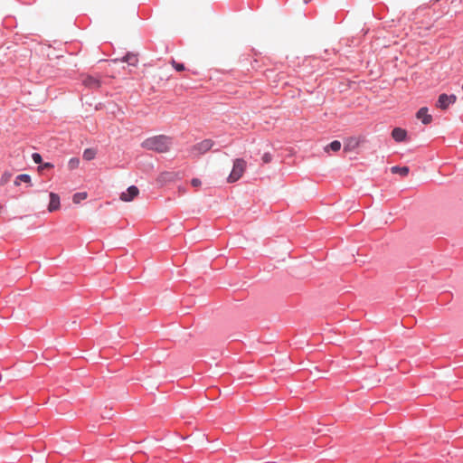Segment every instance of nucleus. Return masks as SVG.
I'll use <instances>...</instances> for the list:
<instances>
[{
	"label": "nucleus",
	"mask_w": 463,
	"mask_h": 463,
	"mask_svg": "<svg viewBox=\"0 0 463 463\" xmlns=\"http://www.w3.org/2000/svg\"><path fill=\"white\" fill-rule=\"evenodd\" d=\"M171 140L166 136H156L153 137L146 138L142 143V147L154 150L158 153H165L169 150Z\"/></svg>",
	"instance_id": "f257e3e1"
},
{
	"label": "nucleus",
	"mask_w": 463,
	"mask_h": 463,
	"mask_svg": "<svg viewBox=\"0 0 463 463\" xmlns=\"http://www.w3.org/2000/svg\"><path fill=\"white\" fill-rule=\"evenodd\" d=\"M247 163L242 158H237L233 162L232 170L227 178L228 183H234L238 181L245 172Z\"/></svg>",
	"instance_id": "f03ea898"
},
{
	"label": "nucleus",
	"mask_w": 463,
	"mask_h": 463,
	"mask_svg": "<svg viewBox=\"0 0 463 463\" xmlns=\"http://www.w3.org/2000/svg\"><path fill=\"white\" fill-rule=\"evenodd\" d=\"M457 101V96L454 94L448 95L442 93L439 96L436 107L441 110H446L449 105L454 104Z\"/></svg>",
	"instance_id": "7ed1b4c3"
},
{
	"label": "nucleus",
	"mask_w": 463,
	"mask_h": 463,
	"mask_svg": "<svg viewBox=\"0 0 463 463\" xmlns=\"http://www.w3.org/2000/svg\"><path fill=\"white\" fill-rule=\"evenodd\" d=\"M213 146V142L211 139H204L202 142L194 145L191 151L194 156H199L209 151Z\"/></svg>",
	"instance_id": "20e7f679"
},
{
	"label": "nucleus",
	"mask_w": 463,
	"mask_h": 463,
	"mask_svg": "<svg viewBox=\"0 0 463 463\" xmlns=\"http://www.w3.org/2000/svg\"><path fill=\"white\" fill-rule=\"evenodd\" d=\"M139 194V190L137 186H129L126 192L120 194V200L123 202H131Z\"/></svg>",
	"instance_id": "39448f33"
},
{
	"label": "nucleus",
	"mask_w": 463,
	"mask_h": 463,
	"mask_svg": "<svg viewBox=\"0 0 463 463\" xmlns=\"http://www.w3.org/2000/svg\"><path fill=\"white\" fill-rule=\"evenodd\" d=\"M82 84L90 89H98L100 87V80L97 77L87 75L82 78Z\"/></svg>",
	"instance_id": "423d86ee"
},
{
	"label": "nucleus",
	"mask_w": 463,
	"mask_h": 463,
	"mask_svg": "<svg viewBox=\"0 0 463 463\" xmlns=\"http://www.w3.org/2000/svg\"><path fill=\"white\" fill-rule=\"evenodd\" d=\"M416 118L420 119L424 125H429L432 121V116L428 113V108L422 107L416 113Z\"/></svg>",
	"instance_id": "0eeeda50"
},
{
	"label": "nucleus",
	"mask_w": 463,
	"mask_h": 463,
	"mask_svg": "<svg viewBox=\"0 0 463 463\" xmlns=\"http://www.w3.org/2000/svg\"><path fill=\"white\" fill-rule=\"evenodd\" d=\"M60 208V197L57 194L51 193L50 194V203L48 205L49 212L57 211Z\"/></svg>",
	"instance_id": "6e6552de"
},
{
	"label": "nucleus",
	"mask_w": 463,
	"mask_h": 463,
	"mask_svg": "<svg viewBox=\"0 0 463 463\" xmlns=\"http://www.w3.org/2000/svg\"><path fill=\"white\" fill-rule=\"evenodd\" d=\"M392 138L397 141V142H402V141H404L406 139V137H407V132L405 129L403 128H395L392 131Z\"/></svg>",
	"instance_id": "1a4fd4ad"
},
{
	"label": "nucleus",
	"mask_w": 463,
	"mask_h": 463,
	"mask_svg": "<svg viewBox=\"0 0 463 463\" xmlns=\"http://www.w3.org/2000/svg\"><path fill=\"white\" fill-rule=\"evenodd\" d=\"M359 140L356 137H349L345 141L344 151L351 152L359 146Z\"/></svg>",
	"instance_id": "9d476101"
},
{
	"label": "nucleus",
	"mask_w": 463,
	"mask_h": 463,
	"mask_svg": "<svg viewBox=\"0 0 463 463\" xmlns=\"http://www.w3.org/2000/svg\"><path fill=\"white\" fill-rule=\"evenodd\" d=\"M122 61H125V62L128 63V65H131V66H137V64L138 62V58H137V54L129 52L126 56H124V58L122 59Z\"/></svg>",
	"instance_id": "9b49d317"
},
{
	"label": "nucleus",
	"mask_w": 463,
	"mask_h": 463,
	"mask_svg": "<svg viewBox=\"0 0 463 463\" xmlns=\"http://www.w3.org/2000/svg\"><path fill=\"white\" fill-rule=\"evenodd\" d=\"M409 167L408 166H392L391 168V172L392 174H399L402 176H406L409 174Z\"/></svg>",
	"instance_id": "f8f14e48"
},
{
	"label": "nucleus",
	"mask_w": 463,
	"mask_h": 463,
	"mask_svg": "<svg viewBox=\"0 0 463 463\" xmlns=\"http://www.w3.org/2000/svg\"><path fill=\"white\" fill-rule=\"evenodd\" d=\"M21 182L31 184V176L27 174L19 175L14 180V185H20Z\"/></svg>",
	"instance_id": "ddd939ff"
},
{
	"label": "nucleus",
	"mask_w": 463,
	"mask_h": 463,
	"mask_svg": "<svg viewBox=\"0 0 463 463\" xmlns=\"http://www.w3.org/2000/svg\"><path fill=\"white\" fill-rule=\"evenodd\" d=\"M88 194L86 192L81 193H76L72 196V202L76 204L80 203L81 201L85 200L87 198Z\"/></svg>",
	"instance_id": "4468645a"
},
{
	"label": "nucleus",
	"mask_w": 463,
	"mask_h": 463,
	"mask_svg": "<svg viewBox=\"0 0 463 463\" xmlns=\"http://www.w3.org/2000/svg\"><path fill=\"white\" fill-rule=\"evenodd\" d=\"M341 148V143L338 140H335L331 142L328 146L325 147V151H328V149L333 150L334 152L339 151Z\"/></svg>",
	"instance_id": "2eb2a0df"
},
{
	"label": "nucleus",
	"mask_w": 463,
	"mask_h": 463,
	"mask_svg": "<svg viewBox=\"0 0 463 463\" xmlns=\"http://www.w3.org/2000/svg\"><path fill=\"white\" fill-rule=\"evenodd\" d=\"M96 156V151L91 148H87L83 152V158L87 161L92 160Z\"/></svg>",
	"instance_id": "dca6fc26"
},
{
	"label": "nucleus",
	"mask_w": 463,
	"mask_h": 463,
	"mask_svg": "<svg viewBox=\"0 0 463 463\" xmlns=\"http://www.w3.org/2000/svg\"><path fill=\"white\" fill-rule=\"evenodd\" d=\"M13 175L12 173L5 171L2 174L0 177V184L5 185L12 178Z\"/></svg>",
	"instance_id": "f3484780"
},
{
	"label": "nucleus",
	"mask_w": 463,
	"mask_h": 463,
	"mask_svg": "<svg viewBox=\"0 0 463 463\" xmlns=\"http://www.w3.org/2000/svg\"><path fill=\"white\" fill-rule=\"evenodd\" d=\"M79 165H80V160H79V158H76V157L70 159V161L68 163V166L71 170L78 168Z\"/></svg>",
	"instance_id": "a211bd4d"
},
{
	"label": "nucleus",
	"mask_w": 463,
	"mask_h": 463,
	"mask_svg": "<svg viewBox=\"0 0 463 463\" xmlns=\"http://www.w3.org/2000/svg\"><path fill=\"white\" fill-rule=\"evenodd\" d=\"M172 179V174L171 173H162L159 176H158V179L157 181L160 182V183H163L165 181H168V180H171Z\"/></svg>",
	"instance_id": "6ab92c4d"
},
{
	"label": "nucleus",
	"mask_w": 463,
	"mask_h": 463,
	"mask_svg": "<svg viewBox=\"0 0 463 463\" xmlns=\"http://www.w3.org/2000/svg\"><path fill=\"white\" fill-rule=\"evenodd\" d=\"M171 64L177 71H183L185 70V67L183 63H178L175 60L171 61Z\"/></svg>",
	"instance_id": "aec40b11"
},
{
	"label": "nucleus",
	"mask_w": 463,
	"mask_h": 463,
	"mask_svg": "<svg viewBox=\"0 0 463 463\" xmlns=\"http://www.w3.org/2000/svg\"><path fill=\"white\" fill-rule=\"evenodd\" d=\"M32 158H33V162H34L35 164H41V163H42V161H43V159H42V156H41L40 154H38V153H33V154L32 155Z\"/></svg>",
	"instance_id": "412c9836"
},
{
	"label": "nucleus",
	"mask_w": 463,
	"mask_h": 463,
	"mask_svg": "<svg viewBox=\"0 0 463 463\" xmlns=\"http://www.w3.org/2000/svg\"><path fill=\"white\" fill-rule=\"evenodd\" d=\"M272 159V156L269 153H265L263 156H262V161L264 164H268L271 161Z\"/></svg>",
	"instance_id": "4be33fe9"
},
{
	"label": "nucleus",
	"mask_w": 463,
	"mask_h": 463,
	"mask_svg": "<svg viewBox=\"0 0 463 463\" xmlns=\"http://www.w3.org/2000/svg\"><path fill=\"white\" fill-rule=\"evenodd\" d=\"M191 184L193 186L198 187L201 185V180L198 178H194V179H192Z\"/></svg>",
	"instance_id": "5701e85b"
},
{
	"label": "nucleus",
	"mask_w": 463,
	"mask_h": 463,
	"mask_svg": "<svg viewBox=\"0 0 463 463\" xmlns=\"http://www.w3.org/2000/svg\"><path fill=\"white\" fill-rule=\"evenodd\" d=\"M52 167H53V165H52V164H51V163H45V164H43V165H41V166L39 167V169H40V170H42V169H45V168H52Z\"/></svg>",
	"instance_id": "b1692460"
}]
</instances>
